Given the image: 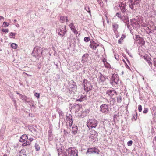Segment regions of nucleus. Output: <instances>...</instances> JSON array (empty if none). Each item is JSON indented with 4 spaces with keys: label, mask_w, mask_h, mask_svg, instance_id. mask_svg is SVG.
Here are the masks:
<instances>
[{
    "label": "nucleus",
    "mask_w": 156,
    "mask_h": 156,
    "mask_svg": "<svg viewBox=\"0 0 156 156\" xmlns=\"http://www.w3.org/2000/svg\"><path fill=\"white\" fill-rule=\"evenodd\" d=\"M43 50L41 47L36 46L34 48L32 54L33 56L36 58L41 57L42 53Z\"/></svg>",
    "instance_id": "7ed1b4c3"
},
{
    "label": "nucleus",
    "mask_w": 156,
    "mask_h": 156,
    "mask_svg": "<svg viewBox=\"0 0 156 156\" xmlns=\"http://www.w3.org/2000/svg\"><path fill=\"white\" fill-rule=\"evenodd\" d=\"M35 148L36 151H39L40 149V147L37 143H36L35 144Z\"/></svg>",
    "instance_id": "e433bc0d"
},
{
    "label": "nucleus",
    "mask_w": 156,
    "mask_h": 156,
    "mask_svg": "<svg viewBox=\"0 0 156 156\" xmlns=\"http://www.w3.org/2000/svg\"><path fill=\"white\" fill-rule=\"evenodd\" d=\"M9 30L8 29H2V31L3 32L5 33H8V32Z\"/></svg>",
    "instance_id": "864d4df0"
},
{
    "label": "nucleus",
    "mask_w": 156,
    "mask_h": 156,
    "mask_svg": "<svg viewBox=\"0 0 156 156\" xmlns=\"http://www.w3.org/2000/svg\"><path fill=\"white\" fill-rule=\"evenodd\" d=\"M131 22L132 25L135 27L138 26L139 23L135 19H133L131 20Z\"/></svg>",
    "instance_id": "dca6fc26"
},
{
    "label": "nucleus",
    "mask_w": 156,
    "mask_h": 156,
    "mask_svg": "<svg viewBox=\"0 0 156 156\" xmlns=\"http://www.w3.org/2000/svg\"><path fill=\"white\" fill-rule=\"evenodd\" d=\"M58 34L62 37H63L65 34L67 32L66 26L61 25L57 29Z\"/></svg>",
    "instance_id": "423d86ee"
},
{
    "label": "nucleus",
    "mask_w": 156,
    "mask_h": 156,
    "mask_svg": "<svg viewBox=\"0 0 156 156\" xmlns=\"http://www.w3.org/2000/svg\"><path fill=\"white\" fill-rule=\"evenodd\" d=\"M118 116V115L117 114H115L114 116V117H113V119L114 120H116L117 119V118H116V117H117Z\"/></svg>",
    "instance_id": "13d9d810"
},
{
    "label": "nucleus",
    "mask_w": 156,
    "mask_h": 156,
    "mask_svg": "<svg viewBox=\"0 0 156 156\" xmlns=\"http://www.w3.org/2000/svg\"><path fill=\"white\" fill-rule=\"evenodd\" d=\"M16 33L11 32L9 34V36L10 38L15 39V36L16 35Z\"/></svg>",
    "instance_id": "393cba45"
},
{
    "label": "nucleus",
    "mask_w": 156,
    "mask_h": 156,
    "mask_svg": "<svg viewBox=\"0 0 156 156\" xmlns=\"http://www.w3.org/2000/svg\"><path fill=\"white\" fill-rule=\"evenodd\" d=\"M20 98L23 100H24L25 101H26L27 100V97L25 95H21L20 97Z\"/></svg>",
    "instance_id": "58836bf2"
},
{
    "label": "nucleus",
    "mask_w": 156,
    "mask_h": 156,
    "mask_svg": "<svg viewBox=\"0 0 156 156\" xmlns=\"http://www.w3.org/2000/svg\"><path fill=\"white\" fill-rule=\"evenodd\" d=\"M89 112V110L88 109L85 110L83 111H82L81 115L83 116V117L86 116L87 114Z\"/></svg>",
    "instance_id": "2f4dec72"
},
{
    "label": "nucleus",
    "mask_w": 156,
    "mask_h": 156,
    "mask_svg": "<svg viewBox=\"0 0 156 156\" xmlns=\"http://www.w3.org/2000/svg\"><path fill=\"white\" fill-rule=\"evenodd\" d=\"M90 37H84V40L86 42H88L90 41Z\"/></svg>",
    "instance_id": "37998d69"
},
{
    "label": "nucleus",
    "mask_w": 156,
    "mask_h": 156,
    "mask_svg": "<svg viewBox=\"0 0 156 156\" xmlns=\"http://www.w3.org/2000/svg\"><path fill=\"white\" fill-rule=\"evenodd\" d=\"M72 133L75 135L77 132L78 128L77 126L73 125L72 127Z\"/></svg>",
    "instance_id": "5701e85b"
},
{
    "label": "nucleus",
    "mask_w": 156,
    "mask_h": 156,
    "mask_svg": "<svg viewBox=\"0 0 156 156\" xmlns=\"http://www.w3.org/2000/svg\"><path fill=\"white\" fill-rule=\"evenodd\" d=\"M121 20L123 21L125 23H129L128 17L127 16H122Z\"/></svg>",
    "instance_id": "a211bd4d"
},
{
    "label": "nucleus",
    "mask_w": 156,
    "mask_h": 156,
    "mask_svg": "<svg viewBox=\"0 0 156 156\" xmlns=\"http://www.w3.org/2000/svg\"><path fill=\"white\" fill-rule=\"evenodd\" d=\"M13 22L14 23H16L17 22V20H13Z\"/></svg>",
    "instance_id": "774afa93"
},
{
    "label": "nucleus",
    "mask_w": 156,
    "mask_h": 156,
    "mask_svg": "<svg viewBox=\"0 0 156 156\" xmlns=\"http://www.w3.org/2000/svg\"><path fill=\"white\" fill-rule=\"evenodd\" d=\"M148 112V109L147 108H144L143 111V113L144 114L147 113Z\"/></svg>",
    "instance_id": "49530a36"
},
{
    "label": "nucleus",
    "mask_w": 156,
    "mask_h": 156,
    "mask_svg": "<svg viewBox=\"0 0 156 156\" xmlns=\"http://www.w3.org/2000/svg\"><path fill=\"white\" fill-rule=\"evenodd\" d=\"M138 109L139 110V112H141L142 110V107L141 105H140L138 106Z\"/></svg>",
    "instance_id": "3c124183"
},
{
    "label": "nucleus",
    "mask_w": 156,
    "mask_h": 156,
    "mask_svg": "<svg viewBox=\"0 0 156 156\" xmlns=\"http://www.w3.org/2000/svg\"><path fill=\"white\" fill-rule=\"evenodd\" d=\"M119 78L117 74H114L112 75L111 77V81L110 82V83L113 85V83H114L115 84H117L118 82Z\"/></svg>",
    "instance_id": "f8f14e48"
},
{
    "label": "nucleus",
    "mask_w": 156,
    "mask_h": 156,
    "mask_svg": "<svg viewBox=\"0 0 156 156\" xmlns=\"http://www.w3.org/2000/svg\"><path fill=\"white\" fill-rule=\"evenodd\" d=\"M85 9L90 14V8L88 6H86L85 7Z\"/></svg>",
    "instance_id": "79ce46f5"
},
{
    "label": "nucleus",
    "mask_w": 156,
    "mask_h": 156,
    "mask_svg": "<svg viewBox=\"0 0 156 156\" xmlns=\"http://www.w3.org/2000/svg\"><path fill=\"white\" fill-rule=\"evenodd\" d=\"M34 95L38 99L40 97V94L39 93H36L34 94Z\"/></svg>",
    "instance_id": "8fccbe9b"
},
{
    "label": "nucleus",
    "mask_w": 156,
    "mask_h": 156,
    "mask_svg": "<svg viewBox=\"0 0 156 156\" xmlns=\"http://www.w3.org/2000/svg\"><path fill=\"white\" fill-rule=\"evenodd\" d=\"M98 122L95 119H89L87 122V126L89 129L96 128L98 126Z\"/></svg>",
    "instance_id": "20e7f679"
},
{
    "label": "nucleus",
    "mask_w": 156,
    "mask_h": 156,
    "mask_svg": "<svg viewBox=\"0 0 156 156\" xmlns=\"http://www.w3.org/2000/svg\"><path fill=\"white\" fill-rule=\"evenodd\" d=\"M98 133L94 130H91L90 132V135L89 137L93 141L98 140Z\"/></svg>",
    "instance_id": "0eeeda50"
},
{
    "label": "nucleus",
    "mask_w": 156,
    "mask_h": 156,
    "mask_svg": "<svg viewBox=\"0 0 156 156\" xmlns=\"http://www.w3.org/2000/svg\"><path fill=\"white\" fill-rule=\"evenodd\" d=\"M116 15L119 18H120V20L121 19V18L122 16L121 15V13H119V12L117 13L116 14Z\"/></svg>",
    "instance_id": "de8ad7c7"
},
{
    "label": "nucleus",
    "mask_w": 156,
    "mask_h": 156,
    "mask_svg": "<svg viewBox=\"0 0 156 156\" xmlns=\"http://www.w3.org/2000/svg\"><path fill=\"white\" fill-rule=\"evenodd\" d=\"M154 66L156 67V58H154L153 59Z\"/></svg>",
    "instance_id": "603ef678"
},
{
    "label": "nucleus",
    "mask_w": 156,
    "mask_h": 156,
    "mask_svg": "<svg viewBox=\"0 0 156 156\" xmlns=\"http://www.w3.org/2000/svg\"><path fill=\"white\" fill-rule=\"evenodd\" d=\"M64 134L65 135H67L69 134L68 132L66 130H64Z\"/></svg>",
    "instance_id": "4d7b16f0"
},
{
    "label": "nucleus",
    "mask_w": 156,
    "mask_h": 156,
    "mask_svg": "<svg viewBox=\"0 0 156 156\" xmlns=\"http://www.w3.org/2000/svg\"><path fill=\"white\" fill-rule=\"evenodd\" d=\"M136 37L137 39H138V38H141V40H143V39L142 38L140 37H139L138 35H136Z\"/></svg>",
    "instance_id": "0e129e2a"
},
{
    "label": "nucleus",
    "mask_w": 156,
    "mask_h": 156,
    "mask_svg": "<svg viewBox=\"0 0 156 156\" xmlns=\"http://www.w3.org/2000/svg\"><path fill=\"white\" fill-rule=\"evenodd\" d=\"M60 21L62 23H64L65 22H67L68 21L67 17L66 16H61L60 18Z\"/></svg>",
    "instance_id": "6ab92c4d"
},
{
    "label": "nucleus",
    "mask_w": 156,
    "mask_h": 156,
    "mask_svg": "<svg viewBox=\"0 0 156 156\" xmlns=\"http://www.w3.org/2000/svg\"><path fill=\"white\" fill-rule=\"evenodd\" d=\"M67 89L69 93L74 94L77 91V86L76 83L72 80L68 83Z\"/></svg>",
    "instance_id": "f03ea898"
},
{
    "label": "nucleus",
    "mask_w": 156,
    "mask_h": 156,
    "mask_svg": "<svg viewBox=\"0 0 156 156\" xmlns=\"http://www.w3.org/2000/svg\"><path fill=\"white\" fill-rule=\"evenodd\" d=\"M20 156H27L26 152L24 150H22L20 151Z\"/></svg>",
    "instance_id": "c85d7f7f"
},
{
    "label": "nucleus",
    "mask_w": 156,
    "mask_h": 156,
    "mask_svg": "<svg viewBox=\"0 0 156 156\" xmlns=\"http://www.w3.org/2000/svg\"><path fill=\"white\" fill-rule=\"evenodd\" d=\"M126 36L124 35H122L121 38L118 40L119 44H120L123 40L125 38Z\"/></svg>",
    "instance_id": "72a5a7b5"
},
{
    "label": "nucleus",
    "mask_w": 156,
    "mask_h": 156,
    "mask_svg": "<svg viewBox=\"0 0 156 156\" xmlns=\"http://www.w3.org/2000/svg\"><path fill=\"white\" fill-rule=\"evenodd\" d=\"M88 54H85L82 56V61L83 63L87 61L88 59Z\"/></svg>",
    "instance_id": "aec40b11"
},
{
    "label": "nucleus",
    "mask_w": 156,
    "mask_h": 156,
    "mask_svg": "<svg viewBox=\"0 0 156 156\" xmlns=\"http://www.w3.org/2000/svg\"><path fill=\"white\" fill-rule=\"evenodd\" d=\"M62 149H57L58 156H67L66 153H63V154H62Z\"/></svg>",
    "instance_id": "b1692460"
},
{
    "label": "nucleus",
    "mask_w": 156,
    "mask_h": 156,
    "mask_svg": "<svg viewBox=\"0 0 156 156\" xmlns=\"http://www.w3.org/2000/svg\"><path fill=\"white\" fill-rule=\"evenodd\" d=\"M141 0H129V5L130 8L132 10L136 11L140 7V2Z\"/></svg>",
    "instance_id": "f257e3e1"
},
{
    "label": "nucleus",
    "mask_w": 156,
    "mask_h": 156,
    "mask_svg": "<svg viewBox=\"0 0 156 156\" xmlns=\"http://www.w3.org/2000/svg\"><path fill=\"white\" fill-rule=\"evenodd\" d=\"M90 42L92 44H98L96 43H95V41H93L92 40H91Z\"/></svg>",
    "instance_id": "6e6d98bb"
},
{
    "label": "nucleus",
    "mask_w": 156,
    "mask_h": 156,
    "mask_svg": "<svg viewBox=\"0 0 156 156\" xmlns=\"http://www.w3.org/2000/svg\"><path fill=\"white\" fill-rule=\"evenodd\" d=\"M129 23H125V25H127V27L128 28H129Z\"/></svg>",
    "instance_id": "680f3d73"
},
{
    "label": "nucleus",
    "mask_w": 156,
    "mask_h": 156,
    "mask_svg": "<svg viewBox=\"0 0 156 156\" xmlns=\"http://www.w3.org/2000/svg\"><path fill=\"white\" fill-rule=\"evenodd\" d=\"M70 28L71 30L73 32V33L76 34H78V32L76 30L75 28V26L74 25V24L73 23H71L69 25Z\"/></svg>",
    "instance_id": "f3484780"
},
{
    "label": "nucleus",
    "mask_w": 156,
    "mask_h": 156,
    "mask_svg": "<svg viewBox=\"0 0 156 156\" xmlns=\"http://www.w3.org/2000/svg\"><path fill=\"white\" fill-rule=\"evenodd\" d=\"M133 117L132 118V120H136L137 118V113L136 112H135L134 114H133Z\"/></svg>",
    "instance_id": "473e14b6"
},
{
    "label": "nucleus",
    "mask_w": 156,
    "mask_h": 156,
    "mask_svg": "<svg viewBox=\"0 0 156 156\" xmlns=\"http://www.w3.org/2000/svg\"><path fill=\"white\" fill-rule=\"evenodd\" d=\"M2 19L4 20V18L3 16H0V20H2Z\"/></svg>",
    "instance_id": "69168bd1"
},
{
    "label": "nucleus",
    "mask_w": 156,
    "mask_h": 156,
    "mask_svg": "<svg viewBox=\"0 0 156 156\" xmlns=\"http://www.w3.org/2000/svg\"><path fill=\"white\" fill-rule=\"evenodd\" d=\"M133 141L132 140H130L127 142V144L128 146H131L132 145Z\"/></svg>",
    "instance_id": "09e8293b"
},
{
    "label": "nucleus",
    "mask_w": 156,
    "mask_h": 156,
    "mask_svg": "<svg viewBox=\"0 0 156 156\" xmlns=\"http://www.w3.org/2000/svg\"><path fill=\"white\" fill-rule=\"evenodd\" d=\"M99 46V45L98 44L97 45H95V44H92L91 42H90L89 45V46L91 48L94 50L96 49L97 47Z\"/></svg>",
    "instance_id": "c756f323"
},
{
    "label": "nucleus",
    "mask_w": 156,
    "mask_h": 156,
    "mask_svg": "<svg viewBox=\"0 0 156 156\" xmlns=\"http://www.w3.org/2000/svg\"><path fill=\"white\" fill-rule=\"evenodd\" d=\"M104 65L106 68H111V66H110V64L107 62H106V63Z\"/></svg>",
    "instance_id": "a19ab883"
},
{
    "label": "nucleus",
    "mask_w": 156,
    "mask_h": 156,
    "mask_svg": "<svg viewBox=\"0 0 156 156\" xmlns=\"http://www.w3.org/2000/svg\"><path fill=\"white\" fill-rule=\"evenodd\" d=\"M100 150L96 147L88 148L87 149L86 154H99Z\"/></svg>",
    "instance_id": "9d476101"
},
{
    "label": "nucleus",
    "mask_w": 156,
    "mask_h": 156,
    "mask_svg": "<svg viewBox=\"0 0 156 156\" xmlns=\"http://www.w3.org/2000/svg\"><path fill=\"white\" fill-rule=\"evenodd\" d=\"M150 58L147 59V61L148 63L149 66L151 67H152V63L150 61Z\"/></svg>",
    "instance_id": "ea45409f"
},
{
    "label": "nucleus",
    "mask_w": 156,
    "mask_h": 156,
    "mask_svg": "<svg viewBox=\"0 0 156 156\" xmlns=\"http://www.w3.org/2000/svg\"><path fill=\"white\" fill-rule=\"evenodd\" d=\"M81 107V105L79 104H77L76 103H74L73 104V108H77L78 109H78V110H80V107Z\"/></svg>",
    "instance_id": "cd10ccee"
},
{
    "label": "nucleus",
    "mask_w": 156,
    "mask_h": 156,
    "mask_svg": "<svg viewBox=\"0 0 156 156\" xmlns=\"http://www.w3.org/2000/svg\"><path fill=\"white\" fill-rule=\"evenodd\" d=\"M15 107H16V109L17 108V105L16 104H14Z\"/></svg>",
    "instance_id": "338daca9"
},
{
    "label": "nucleus",
    "mask_w": 156,
    "mask_h": 156,
    "mask_svg": "<svg viewBox=\"0 0 156 156\" xmlns=\"http://www.w3.org/2000/svg\"><path fill=\"white\" fill-rule=\"evenodd\" d=\"M6 126L5 125H2L0 130V134H3L5 132Z\"/></svg>",
    "instance_id": "bb28decb"
},
{
    "label": "nucleus",
    "mask_w": 156,
    "mask_h": 156,
    "mask_svg": "<svg viewBox=\"0 0 156 156\" xmlns=\"http://www.w3.org/2000/svg\"><path fill=\"white\" fill-rule=\"evenodd\" d=\"M52 132V130H50L48 132V138L50 141H51L53 139Z\"/></svg>",
    "instance_id": "412c9836"
},
{
    "label": "nucleus",
    "mask_w": 156,
    "mask_h": 156,
    "mask_svg": "<svg viewBox=\"0 0 156 156\" xmlns=\"http://www.w3.org/2000/svg\"><path fill=\"white\" fill-rule=\"evenodd\" d=\"M152 110L154 115H156V107L154 106L152 108Z\"/></svg>",
    "instance_id": "a18cd8bd"
},
{
    "label": "nucleus",
    "mask_w": 156,
    "mask_h": 156,
    "mask_svg": "<svg viewBox=\"0 0 156 156\" xmlns=\"http://www.w3.org/2000/svg\"><path fill=\"white\" fill-rule=\"evenodd\" d=\"M99 73L100 74L99 78L101 82H103L105 81L106 79L108 78V76L103 75L100 72Z\"/></svg>",
    "instance_id": "2eb2a0df"
},
{
    "label": "nucleus",
    "mask_w": 156,
    "mask_h": 156,
    "mask_svg": "<svg viewBox=\"0 0 156 156\" xmlns=\"http://www.w3.org/2000/svg\"><path fill=\"white\" fill-rule=\"evenodd\" d=\"M12 100L14 102V104H16V101L14 98H12Z\"/></svg>",
    "instance_id": "bf43d9fd"
},
{
    "label": "nucleus",
    "mask_w": 156,
    "mask_h": 156,
    "mask_svg": "<svg viewBox=\"0 0 156 156\" xmlns=\"http://www.w3.org/2000/svg\"><path fill=\"white\" fill-rule=\"evenodd\" d=\"M17 45L15 43H12L11 44V47H12V48H13L15 49L17 48Z\"/></svg>",
    "instance_id": "c9c22d12"
},
{
    "label": "nucleus",
    "mask_w": 156,
    "mask_h": 156,
    "mask_svg": "<svg viewBox=\"0 0 156 156\" xmlns=\"http://www.w3.org/2000/svg\"><path fill=\"white\" fill-rule=\"evenodd\" d=\"M66 151L69 156H78V151L74 147L69 148Z\"/></svg>",
    "instance_id": "6e6552de"
},
{
    "label": "nucleus",
    "mask_w": 156,
    "mask_h": 156,
    "mask_svg": "<svg viewBox=\"0 0 156 156\" xmlns=\"http://www.w3.org/2000/svg\"><path fill=\"white\" fill-rule=\"evenodd\" d=\"M106 94L109 95L112 99H113L114 101L115 98H113V97H115L117 94L115 90L114 89L108 90H107Z\"/></svg>",
    "instance_id": "1a4fd4ad"
},
{
    "label": "nucleus",
    "mask_w": 156,
    "mask_h": 156,
    "mask_svg": "<svg viewBox=\"0 0 156 156\" xmlns=\"http://www.w3.org/2000/svg\"><path fill=\"white\" fill-rule=\"evenodd\" d=\"M112 26L113 28L115 30H117V29L118 28V24H116L115 23H113L112 24Z\"/></svg>",
    "instance_id": "4c0bfd02"
},
{
    "label": "nucleus",
    "mask_w": 156,
    "mask_h": 156,
    "mask_svg": "<svg viewBox=\"0 0 156 156\" xmlns=\"http://www.w3.org/2000/svg\"><path fill=\"white\" fill-rule=\"evenodd\" d=\"M126 5V4H121V5L120 4L119 5V6L120 7H121V10L122 12H124L126 10H125V6Z\"/></svg>",
    "instance_id": "a878e982"
},
{
    "label": "nucleus",
    "mask_w": 156,
    "mask_h": 156,
    "mask_svg": "<svg viewBox=\"0 0 156 156\" xmlns=\"http://www.w3.org/2000/svg\"><path fill=\"white\" fill-rule=\"evenodd\" d=\"M114 56H115V58L116 60H118L119 59V55H117L115 54L114 55Z\"/></svg>",
    "instance_id": "5fc2aeb1"
},
{
    "label": "nucleus",
    "mask_w": 156,
    "mask_h": 156,
    "mask_svg": "<svg viewBox=\"0 0 156 156\" xmlns=\"http://www.w3.org/2000/svg\"><path fill=\"white\" fill-rule=\"evenodd\" d=\"M33 140V138H29L28 140L30 141V142H29V141H27V140L25 142H24L22 146L24 147L30 145L31 142Z\"/></svg>",
    "instance_id": "4be33fe9"
},
{
    "label": "nucleus",
    "mask_w": 156,
    "mask_h": 156,
    "mask_svg": "<svg viewBox=\"0 0 156 156\" xmlns=\"http://www.w3.org/2000/svg\"><path fill=\"white\" fill-rule=\"evenodd\" d=\"M3 25L4 27H6L9 26V23L6 22H4L3 23Z\"/></svg>",
    "instance_id": "c03bdc74"
},
{
    "label": "nucleus",
    "mask_w": 156,
    "mask_h": 156,
    "mask_svg": "<svg viewBox=\"0 0 156 156\" xmlns=\"http://www.w3.org/2000/svg\"><path fill=\"white\" fill-rule=\"evenodd\" d=\"M86 97L85 96H81V97L79 99H77L76 100V101H79L80 102L82 101L83 100V99L85 97Z\"/></svg>",
    "instance_id": "f704fd0d"
},
{
    "label": "nucleus",
    "mask_w": 156,
    "mask_h": 156,
    "mask_svg": "<svg viewBox=\"0 0 156 156\" xmlns=\"http://www.w3.org/2000/svg\"><path fill=\"white\" fill-rule=\"evenodd\" d=\"M83 83L84 85V90L85 91L88 92L92 90V86L89 82L87 79H84Z\"/></svg>",
    "instance_id": "39448f33"
},
{
    "label": "nucleus",
    "mask_w": 156,
    "mask_h": 156,
    "mask_svg": "<svg viewBox=\"0 0 156 156\" xmlns=\"http://www.w3.org/2000/svg\"><path fill=\"white\" fill-rule=\"evenodd\" d=\"M28 138L26 134H23L20 137L19 141L21 142H25L26 141Z\"/></svg>",
    "instance_id": "4468645a"
},
{
    "label": "nucleus",
    "mask_w": 156,
    "mask_h": 156,
    "mask_svg": "<svg viewBox=\"0 0 156 156\" xmlns=\"http://www.w3.org/2000/svg\"><path fill=\"white\" fill-rule=\"evenodd\" d=\"M103 62H104V64L106 63L107 62L106 61V59L105 58L103 59Z\"/></svg>",
    "instance_id": "052dcab7"
},
{
    "label": "nucleus",
    "mask_w": 156,
    "mask_h": 156,
    "mask_svg": "<svg viewBox=\"0 0 156 156\" xmlns=\"http://www.w3.org/2000/svg\"><path fill=\"white\" fill-rule=\"evenodd\" d=\"M108 105L102 104L100 106V111L102 113L107 114L109 111Z\"/></svg>",
    "instance_id": "9b49d317"
},
{
    "label": "nucleus",
    "mask_w": 156,
    "mask_h": 156,
    "mask_svg": "<svg viewBox=\"0 0 156 156\" xmlns=\"http://www.w3.org/2000/svg\"><path fill=\"white\" fill-rule=\"evenodd\" d=\"M66 119L68 122H69V125L70 127H71L73 123L72 116L69 114L66 116Z\"/></svg>",
    "instance_id": "ddd939ff"
},
{
    "label": "nucleus",
    "mask_w": 156,
    "mask_h": 156,
    "mask_svg": "<svg viewBox=\"0 0 156 156\" xmlns=\"http://www.w3.org/2000/svg\"><path fill=\"white\" fill-rule=\"evenodd\" d=\"M16 93L18 95H19V96L20 97V96H21L22 94H20V93H18V92H16Z\"/></svg>",
    "instance_id": "e2e57ef3"
},
{
    "label": "nucleus",
    "mask_w": 156,
    "mask_h": 156,
    "mask_svg": "<svg viewBox=\"0 0 156 156\" xmlns=\"http://www.w3.org/2000/svg\"><path fill=\"white\" fill-rule=\"evenodd\" d=\"M122 97L120 95H119L117 97V102L118 103H120L122 102Z\"/></svg>",
    "instance_id": "7c9ffc66"
}]
</instances>
